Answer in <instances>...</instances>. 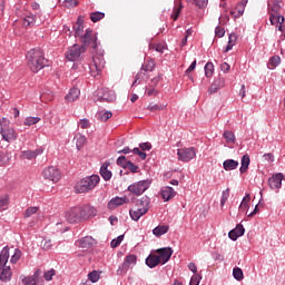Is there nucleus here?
Listing matches in <instances>:
<instances>
[{
	"instance_id": "1",
	"label": "nucleus",
	"mask_w": 285,
	"mask_h": 285,
	"mask_svg": "<svg viewBox=\"0 0 285 285\" xmlns=\"http://www.w3.org/2000/svg\"><path fill=\"white\" fill-rule=\"evenodd\" d=\"M97 215V209L90 205L76 206L71 207L65 214V219L68 224H81V222H86V219H90V217H95Z\"/></svg>"
},
{
	"instance_id": "2",
	"label": "nucleus",
	"mask_w": 285,
	"mask_h": 285,
	"mask_svg": "<svg viewBox=\"0 0 285 285\" xmlns=\"http://www.w3.org/2000/svg\"><path fill=\"white\" fill-rule=\"evenodd\" d=\"M27 66L31 72H39L43 70L45 66H48V59L40 49H31L27 53Z\"/></svg>"
},
{
	"instance_id": "3",
	"label": "nucleus",
	"mask_w": 285,
	"mask_h": 285,
	"mask_svg": "<svg viewBox=\"0 0 285 285\" xmlns=\"http://www.w3.org/2000/svg\"><path fill=\"white\" fill-rule=\"evenodd\" d=\"M148 210H150V198L142 196L136 202L135 207L129 210V215L134 222H139Z\"/></svg>"
},
{
	"instance_id": "4",
	"label": "nucleus",
	"mask_w": 285,
	"mask_h": 285,
	"mask_svg": "<svg viewBox=\"0 0 285 285\" xmlns=\"http://www.w3.org/2000/svg\"><path fill=\"white\" fill-rule=\"evenodd\" d=\"M282 0L268 1V14L272 26H282L284 23V16H282Z\"/></svg>"
},
{
	"instance_id": "5",
	"label": "nucleus",
	"mask_w": 285,
	"mask_h": 285,
	"mask_svg": "<svg viewBox=\"0 0 285 285\" xmlns=\"http://www.w3.org/2000/svg\"><path fill=\"white\" fill-rule=\"evenodd\" d=\"M99 181H101L99 175L85 177L76 184L75 190L76 193H90V190H95V188H97Z\"/></svg>"
},
{
	"instance_id": "6",
	"label": "nucleus",
	"mask_w": 285,
	"mask_h": 285,
	"mask_svg": "<svg viewBox=\"0 0 285 285\" xmlns=\"http://www.w3.org/2000/svg\"><path fill=\"white\" fill-rule=\"evenodd\" d=\"M0 135L4 141H8V144H10V141H16L17 137H19L17 130L10 127V120H8V118H0Z\"/></svg>"
},
{
	"instance_id": "7",
	"label": "nucleus",
	"mask_w": 285,
	"mask_h": 285,
	"mask_svg": "<svg viewBox=\"0 0 285 285\" xmlns=\"http://www.w3.org/2000/svg\"><path fill=\"white\" fill-rule=\"evenodd\" d=\"M150 184H153L150 179L139 180L129 185L127 190L131 193V195L139 197V195H144L150 188Z\"/></svg>"
},
{
	"instance_id": "8",
	"label": "nucleus",
	"mask_w": 285,
	"mask_h": 285,
	"mask_svg": "<svg viewBox=\"0 0 285 285\" xmlns=\"http://www.w3.org/2000/svg\"><path fill=\"white\" fill-rule=\"evenodd\" d=\"M155 66H156L155 60L153 59L147 60L142 65L140 72L136 75V78L131 86H139V83H141V80H144V77H146V72H153V70H155Z\"/></svg>"
},
{
	"instance_id": "9",
	"label": "nucleus",
	"mask_w": 285,
	"mask_h": 285,
	"mask_svg": "<svg viewBox=\"0 0 285 285\" xmlns=\"http://www.w3.org/2000/svg\"><path fill=\"white\" fill-rule=\"evenodd\" d=\"M178 161H184L188 164V161H193L194 157H197V149L195 147H185L177 150Z\"/></svg>"
},
{
	"instance_id": "10",
	"label": "nucleus",
	"mask_w": 285,
	"mask_h": 285,
	"mask_svg": "<svg viewBox=\"0 0 285 285\" xmlns=\"http://www.w3.org/2000/svg\"><path fill=\"white\" fill-rule=\"evenodd\" d=\"M42 177L47 181H52V184H57L59 179H61V171L57 169L55 166H49L42 170Z\"/></svg>"
},
{
	"instance_id": "11",
	"label": "nucleus",
	"mask_w": 285,
	"mask_h": 285,
	"mask_svg": "<svg viewBox=\"0 0 285 285\" xmlns=\"http://www.w3.org/2000/svg\"><path fill=\"white\" fill-rule=\"evenodd\" d=\"M83 52H86V46L73 45L67 50L66 59H68V61H77V59H79Z\"/></svg>"
},
{
	"instance_id": "12",
	"label": "nucleus",
	"mask_w": 285,
	"mask_h": 285,
	"mask_svg": "<svg viewBox=\"0 0 285 285\" xmlns=\"http://www.w3.org/2000/svg\"><path fill=\"white\" fill-rule=\"evenodd\" d=\"M106 68V60L104 56H94V63L90 65L92 77H97Z\"/></svg>"
},
{
	"instance_id": "13",
	"label": "nucleus",
	"mask_w": 285,
	"mask_h": 285,
	"mask_svg": "<svg viewBox=\"0 0 285 285\" xmlns=\"http://www.w3.org/2000/svg\"><path fill=\"white\" fill-rule=\"evenodd\" d=\"M82 46H90L94 50L97 48V36L92 32V29H87L86 33L81 36Z\"/></svg>"
},
{
	"instance_id": "14",
	"label": "nucleus",
	"mask_w": 285,
	"mask_h": 285,
	"mask_svg": "<svg viewBox=\"0 0 285 285\" xmlns=\"http://www.w3.org/2000/svg\"><path fill=\"white\" fill-rule=\"evenodd\" d=\"M137 264V256L136 255H127L125 257V261L122 263V266L119 267V269L117 271L118 275H124L126 273H128V268H131V266H135Z\"/></svg>"
},
{
	"instance_id": "15",
	"label": "nucleus",
	"mask_w": 285,
	"mask_h": 285,
	"mask_svg": "<svg viewBox=\"0 0 285 285\" xmlns=\"http://www.w3.org/2000/svg\"><path fill=\"white\" fill-rule=\"evenodd\" d=\"M125 204H130V199L128 196H116L111 198L108 203L109 210H115V208H119V206H125Z\"/></svg>"
},
{
	"instance_id": "16",
	"label": "nucleus",
	"mask_w": 285,
	"mask_h": 285,
	"mask_svg": "<svg viewBox=\"0 0 285 285\" xmlns=\"http://www.w3.org/2000/svg\"><path fill=\"white\" fill-rule=\"evenodd\" d=\"M160 264H167L173 257V248L171 247H164L156 249Z\"/></svg>"
},
{
	"instance_id": "17",
	"label": "nucleus",
	"mask_w": 285,
	"mask_h": 285,
	"mask_svg": "<svg viewBox=\"0 0 285 285\" xmlns=\"http://www.w3.org/2000/svg\"><path fill=\"white\" fill-rule=\"evenodd\" d=\"M282 181H284V174L278 173V174L273 175L268 179L269 188L272 190H279V188H282Z\"/></svg>"
},
{
	"instance_id": "18",
	"label": "nucleus",
	"mask_w": 285,
	"mask_h": 285,
	"mask_svg": "<svg viewBox=\"0 0 285 285\" xmlns=\"http://www.w3.org/2000/svg\"><path fill=\"white\" fill-rule=\"evenodd\" d=\"M244 233H246V229L244 228V225L238 224L236 226V228L232 229L228 233V237L229 239H232L233 242H237V239H239V237H242V235H244Z\"/></svg>"
},
{
	"instance_id": "19",
	"label": "nucleus",
	"mask_w": 285,
	"mask_h": 285,
	"mask_svg": "<svg viewBox=\"0 0 285 285\" xmlns=\"http://www.w3.org/2000/svg\"><path fill=\"white\" fill-rule=\"evenodd\" d=\"M12 279V269L10 265H3L0 267V281L1 282H10Z\"/></svg>"
},
{
	"instance_id": "20",
	"label": "nucleus",
	"mask_w": 285,
	"mask_h": 285,
	"mask_svg": "<svg viewBox=\"0 0 285 285\" xmlns=\"http://www.w3.org/2000/svg\"><path fill=\"white\" fill-rule=\"evenodd\" d=\"M160 195L164 199V202H170L177 195V191L170 186H166L161 189Z\"/></svg>"
},
{
	"instance_id": "21",
	"label": "nucleus",
	"mask_w": 285,
	"mask_h": 285,
	"mask_svg": "<svg viewBox=\"0 0 285 285\" xmlns=\"http://www.w3.org/2000/svg\"><path fill=\"white\" fill-rule=\"evenodd\" d=\"M43 154V149L39 148L36 150H24L20 155V159H35L39 157V155Z\"/></svg>"
},
{
	"instance_id": "22",
	"label": "nucleus",
	"mask_w": 285,
	"mask_h": 285,
	"mask_svg": "<svg viewBox=\"0 0 285 285\" xmlns=\"http://www.w3.org/2000/svg\"><path fill=\"white\" fill-rule=\"evenodd\" d=\"M224 86H226V80L222 77L216 78L209 88L210 95L217 92V90H220Z\"/></svg>"
},
{
	"instance_id": "23",
	"label": "nucleus",
	"mask_w": 285,
	"mask_h": 285,
	"mask_svg": "<svg viewBox=\"0 0 285 285\" xmlns=\"http://www.w3.org/2000/svg\"><path fill=\"white\" fill-rule=\"evenodd\" d=\"M108 166H110L109 163H104L100 167V175L105 181H110V179H112V171L108 169Z\"/></svg>"
},
{
	"instance_id": "24",
	"label": "nucleus",
	"mask_w": 285,
	"mask_h": 285,
	"mask_svg": "<svg viewBox=\"0 0 285 285\" xmlns=\"http://www.w3.org/2000/svg\"><path fill=\"white\" fill-rule=\"evenodd\" d=\"M79 95H81V90H79L77 87H73L69 90L65 99L68 102L77 101V99H79Z\"/></svg>"
},
{
	"instance_id": "25",
	"label": "nucleus",
	"mask_w": 285,
	"mask_h": 285,
	"mask_svg": "<svg viewBox=\"0 0 285 285\" xmlns=\"http://www.w3.org/2000/svg\"><path fill=\"white\" fill-rule=\"evenodd\" d=\"M245 8H246V4L244 2H239L235 9H232L230 14H232L233 19H239V17H242V14H244Z\"/></svg>"
},
{
	"instance_id": "26",
	"label": "nucleus",
	"mask_w": 285,
	"mask_h": 285,
	"mask_svg": "<svg viewBox=\"0 0 285 285\" xmlns=\"http://www.w3.org/2000/svg\"><path fill=\"white\" fill-rule=\"evenodd\" d=\"M159 264H161V262L159 261V256L155 255V254H150L147 258H146V265L149 268H155L157 266H159Z\"/></svg>"
},
{
	"instance_id": "27",
	"label": "nucleus",
	"mask_w": 285,
	"mask_h": 285,
	"mask_svg": "<svg viewBox=\"0 0 285 285\" xmlns=\"http://www.w3.org/2000/svg\"><path fill=\"white\" fill-rule=\"evenodd\" d=\"M95 244V238L92 236H86L78 240L79 248H91V246Z\"/></svg>"
},
{
	"instance_id": "28",
	"label": "nucleus",
	"mask_w": 285,
	"mask_h": 285,
	"mask_svg": "<svg viewBox=\"0 0 285 285\" xmlns=\"http://www.w3.org/2000/svg\"><path fill=\"white\" fill-rule=\"evenodd\" d=\"M239 166V161L235 159H227L223 163L224 170H237V167Z\"/></svg>"
},
{
	"instance_id": "29",
	"label": "nucleus",
	"mask_w": 285,
	"mask_h": 285,
	"mask_svg": "<svg viewBox=\"0 0 285 285\" xmlns=\"http://www.w3.org/2000/svg\"><path fill=\"white\" fill-rule=\"evenodd\" d=\"M73 141L76 142L77 150H81V148L86 146L87 138L81 134H76V136L73 137Z\"/></svg>"
},
{
	"instance_id": "30",
	"label": "nucleus",
	"mask_w": 285,
	"mask_h": 285,
	"mask_svg": "<svg viewBox=\"0 0 285 285\" xmlns=\"http://www.w3.org/2000/svg\"><path fill=\"white\" fill-rule=\"evenodd\" d=\"M8 259H10V249L4 247L0 253V267L8 266Z\"/></svg>"
},
{
	"instance_id": "31",
	"label": "nucleus",
	"mask_w": 285,
	"mask_h": 285,
	"mask_svg": "<svg viewBox=\"0 0 285 285\" xmlns=\"http://www.w3.org/2000/svg\"><path fill=\"white\" fill-rule=\"evenodd\" d=\"M248 166H250V156L247 154L242 157V166H240V174L247 173Z\"/></svg>"
},
{
	"instance_id": "32",
	"label": "nucleus",
	"mask_w": 285,
	"mask_h": 285,
	"mask_svg": "<svg viewBox=\"0 0 285 285\" xmlns=\"http://www.w3.org/2000/svg\"><path fill=\"white\" fill-rule=\"evenodd\" d=\"M184 8V4H181V1L178 0V4H176L173 9L171 19L173 21H177L179 19V14L181 13V9Z\"/></svg>"
},
{
	"instance_id": "33",
	"label": "nucleus",
	"mask_w": 285,
	"mask_h": 285,
	"mask_svg": "<svg viewBox=\"0 0 285 285\" xmlns=\"http://www.w3.org/2000/svg\"><path fill=\"white\" fill-rule=\"evenodd\" d=\"M112 118V111H106V110H101L97 114V119L98 121H108V119Z\"/></svg>"
},
{
	"instance_id": "34",
	"label": "nucleus",
	"mask_w": 285,
	"mask_h": 285,
	"mask_svg": "<svg viewBox=\"0 0 285 285\" xmlns=\"http://www.w3.org/2000/svg\"><path fill=\"white\" fill-rule=\"evenodd\" d=\"M166 108H168V105H164V104L159 105V104L151 102L147 106V110H149L150 112H157L159 110H166Z\"/></svg>"
},
{
	"instance_id": "35",
	"label": "nucleus",
	"mask_w": 285,
	"mask_h": 285,
	"mask_svg": "<svg viewBox=\"0 0 285 285\" xmlns=\"http://www.w3.org/2000/svg\"><path fill=\"white\" fill-rule=\"evenodd\" d=\"M279 63H282V58H279V56H273L269 59L267 68H269V70H274V68H277V66H279Z\"/></svg>"
},
{
	"instance_id": "36",
	"label": "nucleus",
	"mask_w": 285,
	"mask_h": 285,
	"mask_svg": "<svg viewBox=\"0 0 285 285\" xmlns=\"http://www.w3.org/2000/svg\"><path fill=\"white\" fill-rule=\"evenodd\" d=\"M8 206H10V196H0V210H8Z\"/></svg>"
},
{
	"instance_id": "37",
	"label": "nucleus",
	"mask_w": 285,
	"mask_h": 285,
	"mask_svg": "<svg viewBox=\"0 0 285 285\" xmlns=\"http://www.w3.org/2000/svg\"><path fill=\"white\" fill-rule=\"evenodd\" d=\"M166 233H168V226L166 225H161V226H157L156 228H154L153 234L156 237H161V235H166Z\"/></svg>"
},
{
	"instance_id": "38",
	"label": "nucleus",
	"mask_w": 285,
	"mask_h": 285,
	"mask_svg": "<svg viewBox=\"0 0 285 285\" xmlns=\"http://www.w3.org/2000/svg\"><path fill=\"white\" fill-rule=\"evenodd\" d=\"M37 23V17L32 13L28 14L24 19L22 24L28 28V26H35Z\"/></svg>"
},
{
	"instance_id": "39",
	"label": "nucleus",
	"mask_w": 285,
	"mask_h": 285,
	"mask_svg": "<svg viewBox=\"0 0 285 285\" xmlns=\"http://www.w3.org/2000/svg\"><path fill=\"white\" fill-rule=\"evenodd\" d=\"M237 43V36L232 33L229 35L228 45L226 46L224 52H229V50H233V47Z\"/></svg>"
},
{
	"instance_id": "40",
	"label": "nucleus",
	"mask_w": 285,
	"mask_h": 285,
	"mask_svg": "<svg viewBox=\"0 0 285 285\" xmlns=\"http://www.w3.org/2000/svg\"><path fill=\"white\" fill-rule=\"evenodd\" d=\"M41 121V118L40 117H27L24 119V126H37V124H39Z\"/></svg>"
},
{
	"instance_id": "41",
	"label": "nucleus",
	"mask_w": 285,
	"mask_h": 285,
	"mask_svg": "<svg viewBox=\"0 0 285 285\" xmlns=\"http://www.w3.org/2000/svg\"><path fill=\"white\" fill-rule=\"evenodd\" d=\"M38 275L35 274L33 276H28L22 279L23 285H37Z\"/></svg>"
},
{
	"instance_id": "42",
	"label": "nucleus",
	"mask_w": 285,
	"mask_h": 285,
	"mask_svg": "<svg viewBox=\"0 0 285 285\" xmlns=\"http://www.w3.org/2000/svg\"><path fill=\"white\" fill-rule=\"evenodd\" d=\"M105 17L106 13L99 11L90 13V19L94 23H97V21H101V19H104Z\"/></svg>"
},
{
	"instance_id": "43",
	"label": "nucleus",
	"mask_w": 285,
	"mask_h": 285,
	"mask_svg": "<svg viewBox=\"0 0 285 285\" xmlns=\"http://www.w3.org/2000/svg\"><path fill=\"white\" fill-rule=\"evenodd\" d=\"M215 72V65L213 62H207L205 65V77H213Z\"/></svg>"
},
{
	"instance_id": "44",
	"label": "nucleus",
	"mask_w": 285,
	"mask_h": 285,
	"mask_svg": "<svg viewBox=\"0 0 285 285\" xmlns=\"http://www.w3.org/2000/svg\"><path fill=\"white\" fill-rule=\"evenodd\" d=\"M233 275H234V278L237 279V282H242V279H244V272L239 267H235L233 269Z\"/></svg>"
},
{
	"instance_id": "45",
	"label": "nucleus",
	"mask_w": 285,
	"mask_h": 285,
	"mask_svg": "<svg viewBox=\"0 0 285 285\" xmlns=\"http://www.w3.org/2000/svg\"><path fill=\"white\" fill-rule=\"evenodd\" d=\"M223 137L226 139L227 144H233L235 141V134L230 130L224 131Z\"/></svg>"
},
{
	"instance_id": "46",
	"label": "nucleus",
	"mask_w": 285,
	"mask_h": 285,
	"mask_svg": "<svg viewBox=\"0 0 285 285\" xmlns=\"http://www.w3.org/2000/svg\"><path fill=\"white\" fill-rule=\"evenodd\" d=\"M146 94L148 97H157V95H159V90H157L153 85H149L146 87Z\"/></svg>"
},
{
	"instance_id": "47",
	"label": "nucleus",
	"mask_w": 285,
	"mask_h": 285,
	"mask_svg": "<svg viewBox=\"0 0 285 285\" xmlns=\"http://www.w3.org/2000/svg\"><path fill=\"white\" fill-rule=\"evenodd\" d=\"M38 212H39V207H29L26 209L23 217L24 218L32 217V215H37Z\"/></svg>"
},
{
	"instance_id": "48",
	"label": "nucleus",
	"mask_w": 285,
	"mask_h": 285,
	"mask_svg": "<svg viewBox=\"0 0 285 285\" xmlns=\"http://www.w3.org/2000/svg\"><path fill=\"white\" fill-rule=\"evenodd\" d=\"M100 277L101 275L97 271H94L88 274V278L90 282H92V284H95L96 282H99Z\"/></svg>"
},
{
	"instance_id": "49",
	"label": "nucleus",
	"mask_w": 285,
	"mask_h": 285,
	"mask_svg": "<svg viewBox=\"0 0 285 285\" xmlns=\"http://www.w3.org/2000/svg\"><path fill=\"white\" fill-rule=\"evenodd\" d=\"M228 197H230V189L229 188L223 190L222 199H220V206L226 205V202H228Z\"/></svg>"
},
{
	"instance_id": "50",
	"label": "nucleus",
	"mask_w": 285,
	"mask_h": 285,
	"mask_svg": "<svg viewBox=\"0 0 285 285\" xmlns=\"http://www.w3.org/2000/svg\"><path fill=\"white\" fill-rule=\"evenodd\" d=\"M21 249H14L13 255L11 256V264H17V262H19L21 259Z\"/></svg>"
},
{
	"instance_id": "51",
	"label": "nucleus",
	"mask_w": 285,
	"mask_h": 285,
	"mask_svg": "<svg viewBox=\"0 0 285 285\" xmlns=\"http://www.w3.org/2000/svg\"><path fill=\"white\" fill-rule=\"evenodd\" d=\"M73 30H75L76 37H82L81 35H83V23H76L73 26Z\"/></svg>"
},
{
	"instance_id": "52",
	"label": "nucleus",
	"mask_w": 285,
	"mask_h": 285,
	"mask_svg": "<svg viewBox=\"0 0 285 285\" xmlns=\"http://www.w3.org/2000/svg\"><path fill=\"white\" fill-rule=\"evenodd\" d=\"M124 242V235L114 238L110 243L111 248H118V246Z\"/></svg>"
},
{
	"instance_id": "53",
	"label": "nucleus",
	"mask_w": 285,
	"mask_h": 285,
	"mask_svg": "<svg viewBox=\"0 0 285 285\" xmlns=\"http://www.w3.org/2000/svg\"><path fill=\"white\" fill-rule=\"evenodd\" d=\"M127 170H130V173H138L139 171V166L135 165L132 161H128L126 167Z\"/></svg>"
},
{
	"instance_id": "54",
	"label": "nucleus",
	"mask_w": 285,
	"mask_h": 285,
	"mask_svg": "<svg viewBox=\"0 0 285 285\" xmlns=\"http://www.w3.org/2000/svg\"><path fill=\"white\" fill-rule=\"evenodd\" d=\"M41 247L43 248V250H50V248H52V240L43 239L41 242Z\"/></svg>"
},
{
	"instance_id": "55",
	"label": "nucleus",
	"mask_w": 285,
	"mask_h": 285,
	"mask_svg": "<svg viewBox=\"0 0 285 285\" xmlns=\"http://www.w3.org/2000/svg\"><path fill=\"white\" fill-rule=\"evenodd\" d=\"M128 161H130V160L126 159V156H120L117 159V165L121 166V168H126Z\"/></svg>"
},
{
	"instance_id": "56",
	"label": "nucleus",
	"mask_w": 285,
	"mask_h": 285,
	"mask_svg": "<svg viewBox=\"0 0 285 285\" xmlns=\"http://www.w3.org/2000/svg\"><path fill=\"white\" fill-rule=\"evenodd\" d=\"M150 50H156V52H164L166 47L163 45H149Z\"/></svg>"
},
{
	"instance_id": "57",
	"label": "nucleus",
	"mask_w": 285,
	"mask_h": 285,
	"mask_svg": "<svg viewBox=\"0 0 285 285\" xmlns=\"http://www.w3.org/2000/svg\"><path fill=\"white\" fill-rule=\"evenodd\" d=\"M200 279H202V276L195 274L191 276L189 285H199Z\"/></svg>"
},
{
	"instance_id": "58",
	"label": "nucleus",
	"mask_w": 285,
	"mask_h": 285,
	"mask_svg": "<svg viewBox=\"0 0 285 285\" xmlns=\"http://www.w3.org/2000/svg\"><path fill=\"white\" fill-rule=\"evenodd\" d=\"M79 126H80V128H82V130H86V129L90 128V120H88L86 118L81 119L79 121Z\"/></svg>"
},
{
	"instance_id": "59",
	"label": "nucleus",
	"mask_w": 285,
	"mask_h": 285,
	"mask_svg": "<svg viewBox=\"0 0 285 285\" xmlns=\"http://www.w3.org/2000/svg\"><path fill=\"white\" fill-rule=\"evenodd\" d=\"M66 8H77V0H65Z\"/></svg>"
},
{
	"instance_id": "60",
	"label": "nucleus",
	"mask_w": 285,
	"mask_h": 285,
	"mask_svg": "<svg viewBox=\"0 0 285 285\" xmlns=\"http://www.w3.org/2000/svg\"><path fill=\"white\" fill-rule=\"evenodd\" d=\"M52 277H55V269L48 271L45 273V279L47 282H50V279H52Z\"/></svg>"
},
{
	"instance_id": "61",
	"label": "nucleus",
	"mask_w": 285,
	"mask_h": 285,
	"mask_svg": "<svg viewBox=\"0 0 285 285\" xmlns=\"http://www.w3.org/2000/svg\"><path fill=\"white\" fill-rule=\"evenodd\" d=\"M194 1L198 8H206V6H208V0H194Z\"/></svg>"
},
{
	"instance_id": "62",
	"label": "nucleus",
	"mask_w": 285,
	"mask_h": 285,
	"mask_svg": "<svg viewBox=\"0 0 285 285\" xmlns=\"http://www.w3.org/2000/svg\"><path fill=\"white\" fill-rule=\"evenodd\" d=\"M215 32H216V37H219V38L224 37V35H226V30H224V28H222V27H216Z\"/></svg>"
},
{
	"instance_id": "63",
	"label": "nucleus",
	"mask_w": 285,
	"mask_h": 285,
	"mask_svg": "<svg viewBox=\"0 0 285 285\" xmlns=\"http://www.w3.org/2000/svg\"><path fill=\"white\" fill-rule=\"evenodd\" d=\"M139 148H141V150H151L153 149V145L150 142H141L139 145Z\"/></svg>"
},
{
	"instance_id": "64",
	"label": "nucleus",
	"mask_w": 285,
	"mask_h": 285,
	"mask_svg": "<svg viewBox=\"0 0 285 285\" xmlns=\"http://www.w3.org/2000/svg\"><path fill=\"white\" fill-rule=\"evenodd\" d=\"M220 70H222L223 72H228V71L230 70V65H228L227 62H223V63L220 65Z\"/></svg>"
}]
</instances>
